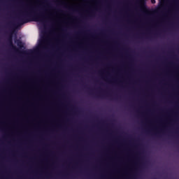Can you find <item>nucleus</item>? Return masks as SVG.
<instances>
[{"label": "nucleus", "instance_id": "6", "mask_svg": "<svg viewBox=\"0 0 179 179\" xmlns=\"http://www.w3.org/2000/svg\"><path fill=\"white\" fill-rule=\"evenodd\" d=\"M159 134V132L155 133V135H158Z\"/></svg>", "mask_w": 179, "mask_h": 179}, {"label": "nucleus", "instance_id": "5", "mask_svg": "<svg viewBox=\"0 0 179 179\" xmlns=\"http://www.w3.org/2000/svg\"><path fill=\"white\" fill-rule=\"evenodd\" d=\"M152 3H156V0H151Z\"/></svg>", "mask_w": 179, "mask_h": 179}, {"label": "nucleus", "instance_id": "2", "mask_svg": "<svg viewBox=\"0 0 179 179\" xmlns=\"http://www.w3.org/2000/svg\"><path fill=\"white\" fill-rule=\"evenodd\" d=\"M9 27L10 28V37L8 38V42H9V45L10 47H12L13 50H14V51H19V49L17 48H16V46L13 45V41H12V34L13 33V31H15V29L16 28V24L13 23V22H10L8 24Z\"/></svg>", "mask_w": 179, "mask_h": 179}, {"label": "nucleus", "instance_id": "1", "mask_svg": "<svg viewBox=\"0 0 179 179\" xmlns=\"http://www.w3.org/2000/svg\"><path fill=\"white\" fill-rule=\"evenodd\" d=\"M48 20H50V15L44 10L37 12L36 9L29 8L28 11H25L17 17V24H24L29 22H47Z\"/></svg>", "mask_w": 179, "mask_h": 179}, {"label": "nucleus", "instance_id": "4", "mask_svg": "<svg viewBox=\"0 0 179 179\" xmlns=\"http://www.w3.org/2000/svg\"><path fill=\"white\" fill-rule=\"evenodd\" d=\"M96 97H97V98H101V97H103V95H96Z\"/></svg>", "mask_w": 179, "mask_h": 179}, {"label": "nucleus", "instance_id": "3", "mask_svg": "<svg viewBox=\"0 0 179 179\" xmlns=\"http://www.w3.org/2000/svg\"><path fill=\"white\" fill-rule=\"evenodd\" d=\"M15 43H17V45L20 48H23V43H22V41L19 39H15Z\"/></svg>", "mask_w": 179, "mask_h": 179}, {"label": "nucleus", "instance_id": "7", "mask_svg": "<svg viewBox=\"0 0 179 179\" xmlns=\"http://www.w3.org/2000/svg\"><path fill=\"white\" fill-rule=\"evenodd\" d=\"M178 11H179V9H178Z\"/></svg>", "mask_w": 179, "mask_h": 179}]
</instances>
